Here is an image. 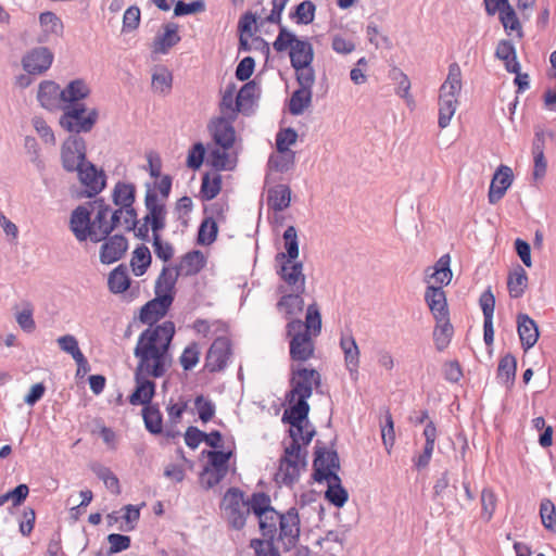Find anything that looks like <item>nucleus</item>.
I'll return each mask as SVG.
<instances>
[{"instance_id":"obj_27","label":"nucleus","mask_w":556,"mask_h":556,"mask_svg":"<svg viewBox=\"0 0 556 556\" xmlns=\"http://www.w3.org/2000/svg\"><path fill=\"white\" fill-rule=\"evenodd\" d=\"M339 345L344 354L345 368L351 377H357L361 352L350 329L341 332Z\"/></svg>"},{"instance_id":"obj_18","label":"nucleus","mask_w":556,"mask_h":556,"mask_svg":"<svg viewBox=\"0 0 556 556\" xmlns=\"http://www.w3.org/2000/svg\"><path fill=\"white\" fill-rule=\"evenodd\" d=\"M235 121L226 116H215L210 121L207 129L214 146L224 149H231L233 147L236 141Z\"/></svg>"},{"instance_id":"obj_35","label":"nucleus","mask_w":556,"mask_h":556,"mask_svg":"<svg viewBox=\"0 0 556 556\" xmlns=\"http://www.w3.org/2000/svg\"><path fill=\"white\" fill-rule=\"evenodd\" d=\"M91 93V89L83 78L70 80L64 89L61 90V100L63 105L71 102L84 101Z\"/></svg>"},{"instance_id":"obj_36","label":"nucleus","mask_w":556,"mask_h":556,"mask_svg":"<svg viewBox=\"0 0 556 556\" xmlns=\"http://www.w3.org/2000/svg\"><path fill=\"white\" fill-rule=\"evenodd\" d=\"M178 24L168 22L163 25V33L154 39V51L166 54L170 48L176 46L181 37L178 34Z\"/></svg>"},{"instance_id":"obj_64","label":"nucleus","mask_w":556,"mask_h":556,"mask_svg":"<svg viewBox=\"0 0 556 556\" xmlns=\"http://www.w3.org/2000/svg\"><path fill=\"white\" fill-rule=\"evenodd\" d=\"M250 547L255 556H280L279 551L274 546V540L252 539Z\"/></svg>"},{"instance_id":"obj_38","label":"nucleus","mask_w":556,"mask_h":556,"mask_svg":"<svg viewBox=\"0 0 556 556\" xmlns=\"http://www.w3.org/2000/svg\"><path fill=\"white\" fill-rule=\"evenodd\" d=\"M39 24L43 30V35L38 38L40 43L46 42L49 35L62 37L64 34L62 20L52 11L41 12L39 14Z\"/></svg>"},{"instance_id":"obj_15","label":"nucleus","mask_w":556,"mask_h":556,"mask_svg":"<svg viewBox=\"0 0 556 556\" xmlns=\"http://www.w3.org/2000/svg\"><path fill=\"white\" fill-rule=\"evenodd\" d=\"M243 490L238 486H231L227 490L220 502V510L227 519L228 525L236 530L243 529Z\"/></svg>"},{"instance_id":"obj_24","label":"nucleus","mask_w":556,"mask_h":556,"mask_svg":"<svg viewBox=\"0 0 556 556\" xmlns=\"http://www.w3.org/2000/svg\"><path fill=\"white\" fill-rule=\"evenodd\" d=\"M219 116H226L236 119L238 114L243 112V86L238 90L235 83H229L222 96L219 102Z\"/></svg>"},{"instance_id":"obj_49","label":"nucleus","mask_w":556,"mask_h":556,"mask_svg":"<svg viewBox=\"0 0 556 556\" xmlns=\"http://www.w3.org/2000/svg\"><path fill=\"white\" fill-rule=\"evenodd\" d=\"M517 371V359L508 353L498 362L497 378L506 386L511 387L515 382Z\"/></svg>"},{"instance_id":"obj_9","label":"nucleus","mask_w":556,"mask_h":556,"mask_svg":"<svg viewBox=\"0 0 556 556\" xmlns=\"http://www.w3.org/2000/svg\"><path fill=\"white\" fill-rule=\"evenodd\" d=\"M300 320H292L286 325V337L289 339V354L294 362H306L315 351L313 337L307 331H301Z\"/></svg>"},{"instance_id":"obj_3","label":"nucleus","mask_w":556,"mask_h":556,"mask_svg":"<svg viewBox=\"0 0 556 556\" xmlns=\"http://www.w3.org/2000/svg\"><path fill=\"white\" fill-rule=\"evenodd\" d=\"M173 301L169 300L168 295L162 296L161 293L156 292L155 298L146 302L140 308L138 314V320L148 325L139 337L148 332V330L154 331L157 334V344H164L167 342L168 353H170L172 343L176 333L175 324L172 320H165L157 324L164 318L169 312Z\"/></svg>"},{"instance_id":"obj_39","label":"nucleus","mask_w":556,"mask_h":556,"mask_svg":"<svg viewBox=\"0 0 556 556\" xmlns=\"http://www.w3.org/2000/svg\"><path fill=\"white\" fill-rule=\"evenodd\" d=\"M285 252H278L275 261H298L299 257V238L294 226H289L282 235Z\"/></svg>"},{"instance_id":"obj_32","label":"nucleus","mask_w":556,"mask_h":556,"mask_svg":"<svg viewBox=\"0 0 556 556\" xmlns=\"http://www.w3.org/2000/svg\"><path fill=\"white\" fill-rule=\"evenodd\" d=\"M517 330L525 351L534 346L539 339V328L532 318L527 314H519L517 316Z\"/></svg>"},{"instance_id":"obj_2","label":"nucleus","mask_w":556,"mask_h":556,"mask_svg":"<svg viewBox=\"0 0 556 556\" xmlns=\"http://www.w3.org/2000/svg\"><path fill=\"white\" fill-rule=\"evenodd\" d=\"M309 404L305 400L295 399L282 414V422L289 424L291 441L285 445L279 462L277 477L285 485H293L300 478L301 469L306 466L305 454H301V442L308 445L315 435V428L308 421Z\"/></svg>"},{"instance_id":"obj_51","label":"nucleus","mask_w":556,"mask_h":556,"mask_svg":"<svg viewBox=\"0 0 556 556\" xmlns=\"http://www.w3.org/2000/svg\"><path fill=\"white\" fill-rule=\"evenodd\" d=\"M208 149L210 143L207 146L202 141L192 143L188 150L186 166L193 172L200 170L204 162H206Z\"/></svg>"},{"instance_id":"obj_59","label":"nucleus","mask_w":556,"mask_h":556,"mask_svg":"<svg viewBox=\"0 0 556 556\" xmlns=\"http://www.w3.org/2000/svg\"><path fill=\"white\" fill-rule=\"evenodd\" d=\"M194 407L199 415V419L206 424L211 421L216 413V406L212 400L203 394H199L194 397Z\"/></svg>"},{"instance_id":"obj_17","label":"nucleus","mask_w":556,"mask_h":556,"mask_svg":"<svg viewBox=\"0 0 556 556\" xmlns=\"http://www.w3.org/2000/svg\"><path fill=\"white\" fill-rule=\"evenodd\" d=\"M313 478L317 482L324 481L330 473H337L340 469V460L337 451L327 450L320 441L315 445V458L313 462Z\"/></svg>"},{"instance_id":"obj_6","label":"nucleus","mask_w":556,"mask_h":556,"mask_svg":"<svg viewBox=\"0 0 556 556\" xmlns=\"http://www.w3.org/2000/svg\"><path fill=\"white\" fill-rule=\"evenodd\" d=\"M289 0H257L252 9L245 12V35H251L252 28L257 30L265 23L281 25V13Z\"/></svg>"},{"instance_id":"obj_13","label":"nucleus","mask_w":556,"mask_h":556,"mask_svg":"<svg viewBox=\"0 0 556 556\" xmlns=\"http://www.w3.org/2000/svg\"><path fill=\"white\" fill-rule=\"evenodd\" d=\"M76 173L79 182L84 186V189L77 191L76 198L93 199L105 189L106 175L91 161L88 160Z\"/></svg>"},{"instance_id":"obj_34","label":"nucleus","mask_w":556,"mask_h":556,"mask_svg":"<svg viewBox=\"0 0 556 556\" xmlns=\"http://www.w3.org/2000/svg\"><path fill=\"white\" fill-rule=\"evenodd\" d=\"M328 489L325 492V498L333 506L341 508L345 505L349 500V493L341 483V478L338 473L328 475L327 479Z\"/></svg>"},{"instance_id":"obj_19","label":"nucleus","mask_w":556,"mask_h":556,"mask_svg":"<svg viewBox=\"0 0 556 556\" xmlns=\"http://www.w3.org/2000/svg\"><path fill=\"white\" fill-rule=\"evenodd\" d=\"M53 52L48 47H35L22 58V66L29 75H41L52 65Z\"/></svg>"},{"instance_id":"obj_11","label":"nucleus","mask_w":556,"mask_h":556,"mask_svg":"<svg viewBox=\"0 0 556 556\" xmlns=\"http://www.w3.org/2000/svg\"><path fill=\"white\" fill-rule=\"evenodd\" d=\"M320 383L321 378L317 370L313 368H292L290 379L291 390L288 392L286 399L289 403H293L295 399L307 401L313 393V387H319Z\"/></svg>"},{"instance_id":"obj_50","label":"nucleus","mask_w":556,"mask_h":556,"mask_svg":"<svg viewBox=\"0 0 556 556\" xmlns=\"http://www.w3.org/2000/svg\"><path fill=\"white\" fill-rule=\"evenodd\" d=\"M90 469L91 471L100 479L103 481V483L105 484V486L115 495H119L121 494V484H119V480L118 478L116 477L115 473H113V471L109 468V467H105L104 465L98 463V462H94V463H91L90 464Z\"/></svg>"},{"instance_id":"obj_47","label":"nucleus","mask_w":556,"mask_h":556,"mask_svg":"<svg viewBox=\"0 0 556 556\" xmlns=\"http://www.w3.org/2000/svg\"><path fill=\"white\" fill-rule=\"evenodd\" d=\"M454 334V327L450 318L443 320H435L433 329V341L435 349L439 352L444 351L451 343Z\"/></svg>"},{"instance_id":"obj_40","label":"nucleus","mask_w":556,"mask_h":556,"mask_svg":"<svg viewBox=\"0 0 556 556\" xmlns=\"http://www.w3.org/2000/svg\"><path fill=\"white\" fill-rule=\"evenodd\" d=\"M346 532V530H329L325 536L318 539L317 544L320 545L326 553L332 556H338L343 553Z\"/></svg>"},{"instance_id":"obj_5","label":"nucleus","mask_w":556,"mask_h":556,"mask_svg":"<svg viewBox=\"0 0 556 556\" xmlns=\"http://www.w3.org/2000/svg\"><path fill=\"white\" fill-rule=\"evenodd\" d=\"M277 52H283L289 49L291 66L303 67L312 64L314 60V49L312 43L305 39H299L292 31L285 26H280L279 34L273 43Z\"/></svg>"},{"instance_id":"obj_52","label":"nucleus","mask_w":556,"mask_h":556,"mask_svg":"<svg viewBox=\"0 0 556 556\" xmlns=\"http://www.w3.org/2000/svg\"><path fill=\"white\" fill-rule=\"evenodd\" d=\"M528 285L526 270L518 265L517 268L508 275L507 288L509 295L514 299L521 298Z\"/></svg>"},{"instance_id":"obj_53","label":"nucleus","mask_w":556,"mask_h":556,"mask_svg":"<svg viewBox=\"0 0 556 556\" xmlns=\"http://www.w3.org/2000/svg\"><path fill=\"white\" fill-rule=\"evenodd\" d=\"M432 269L433 271L430 277L439 285L438 287L443 288V286H447L451 282L453 273L451 270V257L448 254L442 255Z\"/></svg>"},{"instance_id":"obj_54","label":"nucleus","mask_w":556,"mask_h":556,"mask_svg":"<svg viewBox=\"0 0 556 556\" xmlns=\"http://www.w3.org/2000/svg\"><path fill=\"white\" fill-rule=\"evenodd\" d=\"M186 271L185 276H194L199 274L206 265V257L200 250H191L187 252L181 260Z\"/></svg>"},{"instance_id":"obj_62","label":"nucleus","mask_w":556,"mask_h":556,"mask_svg":"<svg viewBox=\"0 0 556 556\" xmlns=\"http://www.w3.org/2000/svg\"><path fill=\"white\" fill-rule=\"evenodd\" d=\"M540 517L545 529L556 530V507L549 498H543L540 504Z\"/></svg>"},{"instance_id":"obj_7","label":"nucleus","mask_w":556,"mask_h":556,"mask_svg":"<svg viewBox=\"0 0 556 556\" xmlns=\"http://www.w3.org/2000/svg\"><path fill=\"white\" fill-rule=\"evenodd\" d=\"M173 187V177L165 174L160 181L147 182L144 194V206L147 214L143 220H149L154 217L166 216L167 208L163 200H166Z\"/></svg>"},{"instance_id":"obj_28","label":"nucleus","mask_w":556,"mask_h":556,"mask_svg":"<svg viewBox=\"0 0 556 556\" xmlns=\"http://www.w3.org/2000/svg\"><path fill=\"white\" fill-rule=\"evenodd\" d=\"M425 302L429 307L434 320L450 318L446 294L443 288L428 286L425 291Z\"/></svg>"},{"instance_id":"obj_44","label":"nucleus","mask_w":556,"mask_h":556,"mask_svg":"<svg viewBox=\"0 0 556 556\" xmlns=\"http://www.w3.org/2000/svg\"><path fill=\"white\" fill-rule=\"evenodd\" d=\"M137 189L135 184L126 181H117L112 190V201L114 205L127 207L135 204Z\"/></svg>"},{"instance_id":"obj_45","label":"nucleus","mask_w":556,"mask_h":556,"mask_svg":"<svg viewBox=\"0 0 556 556\" xmlns=\"http://www.w3.org/2000/svg\"><path fill=\"white\" fill-rule=\"evenodd\" d=\"M245 515L253 514L255 518L271 514L275 509L271 506L270 496L265 492L253 493L249 500H245Z\"/></svg>"},{"instance_id":"obj_60","label":"nucleus","mask_w":556,"mask_h":556,"mask_svg":"<svg viewBox=\"0 0 556 556\" xmlns=\"http://www.w3.org/2000/svg\"><path fill=\"white\" fill-rule=\"evenodd\" d=\"M206 9L204 0H193L186 2L184 0H175L174 16L194 15L204 12Z\"/></svg>"},{"instance_id":"obj_23","label":"nucleus","mask_w":556,"mask_h":556,"mask_svg":"<svg viewBox=\"0 0 556 556\" xmlns=\"http://www.w3.org/2000/svg\"><path fill=\"white\" fill-rule=\"evenodd\" d=\"M295 166V152L294 151H282L278 150L271 153L267 161V173L265 177V184L271 185L277 182L278 178L276 174H286L293 170Z\"/></svg>"},{"instance_id":"obj_42","label":"nucleus","mask_w":556,"mask_h":556,"mask_svg":"<svg viewBox=\"0 0 556 556\" xmlns=\"http://www.w3.org/2000/svg\"><path fill=\"white\" fill-rule=\"evenodd\" d=\"M152 264V254L144 243L138 244L132 251L130 268L136 277L143 276Z\"/></svg>"},{"instance_id":"obj_14","label":"nucleus","mask_w":556,"mask_h":556,"mask_svg":"<svg viewBox=\"0 0 556 556\" xmlns=\"http://www.w3.org/2000/svg\"><path fill=\"white\" fill-rule=\"evenodd\" d=\"M60 157L65 172H77L88 161L85 139L81 136H68L61 146Z\"/></svg>"},{"instance_id":"obj_10","label":"nucleus","mask_w":556,"mask_h":556,"mask_svg":"<svg viewBox=\"0 0 556 556\" xmlns=\"http://www.w3.org/2000/svg\"><path fill=\"white\" fill-rule=\"evenodd\" d=\"M211 456V460L206 462L199 475V482L204 490L214 488L227 476L232 452L230 450L212 451Z\"/></svg>"},{"instance_id":"obj_20","label":"nucleus","mask_w":556,"mask_h":556,"mask_svg":"<svg viewBox=\"0 0 556 556\" xmlns=\"http://www.w3.org/2000/svg\"><path fill=\"white\" fill-rule=\"evenodd\" d=\"M231 354V342L227 337H217L208 348L204 368L210 372L223 370Z\"/></svg>"},{"instance_id":"obj_63","label":"nucleus","mask_w":556,"mask_h":556,"mask_svg":"<svg viewBox=\"0 0 556 556\" xmlns=\"http://www.w3.org/2000/svg\"><path fill=\"white\" fill-rule=\"evenodd\" d=\"M200 361V350L197 342L187 345L180 357L179 363L185 371L192 370Z\"/></svg>"},{"instance_id":"obj_56","label":"nucleus","mask_w":556,"mask_h":556,"mask_svg":"<svg viewBox=\"0 0 556 556\" xmlns=\"http://www.w3.org/2000/svg\"><path fill=\"white\" fill-rule=\"evenodd\" d=\"M312 90L305 88L296 89L291 98L289 103V111L292 115H300L304 112V110L309 106L312 102Z\"/></svg>"},{"instance_id":"obj_43","label":"nucleus","mask_w":556,"mask_h":556,"mask_svg":"<svg viewBox=\"0 0 556 556\" xmlns=\"http://www.w3.org/2000/svg\"><path fill=\"white\" fill-rule=\"evenodd\" d=\"M223 178L218 173L205 172L201 178L200 198L204 202L214 200L222 191Z\"/></svg>"},{"instance_id":"obj_41","label":"nucleus","mask_w":556,"mask_h":556,"mask_svg":"<svg viewBox=\"0 0 556 556\" xmlns=\"http://www.w3.org/2000/svg\"><path fill=\"white\" fill-rule=\"evenodd\" d=\"M141 416L146 430L152 435H161L164 432L163 415L159 404L142 407Z\"/></svg>"},{"instance_id":"obj_46","label":"nucleus","mask_w":556,"mask_h":556,"mask_svg":"<svg viewBox=\"0 0 556 556\" xmlns=\"http://www.w3.org/2000/svg\"><path fill=\"white\" fill-rule=\"evenodd\" d=\"M218 237V224L212 216H204L201 220L195 242L198 245L207 247L216 241Z\"/></svg>"},{"instance_id":"obj_57","label":"nucleus","mask_w":556,"mask_h":556,"mask_svg":"<svg viewBox=\"0 0 556 556\" xmlns=\"http://www.w3.org/2000/svg\"><path fill=\"white\" fill-rule=\"evenodd\" d=\"M500 21L505 29V31L510 35L516 31L519 38H522L523 31L519 18L511 5L506 7V9L501 10L498 12Z\"/></svg>"},{"instance_id":"obj_31","label":"nucleus","mask_w":556,"mask_h":556,"mask_svg":"<svg viewBox=\"0 0 556 556\" xmlns=\"http://www.w3.org/2000/svg\"><path fill=\"white\" fill-rule=\"evenodd\" d=\"M37 99L40 105L49 111L61 108V89L53 80H42L39 84Z\"/></svg>"},{"instance_id":"obj_61","label":"nucleus","mask_w":556,"mask_h":556,"mask_svg":"<svg viewBox=\"0 0 556 556\" xmlns=\"http://www.w3.org/2000/svg\"><path fill=\"white\" fill-rule=\"evenodd\" d=\"M93 201L88 202V206H90L91 212L93 208H97V213L94 219L96 228H98L99 233H101L102 228L106 224L108 214L112 211L111 206L105 202L104 198H93Z\"/></svg>"},{"instance_id":"obj_29","label":"nucleus","mask_w":556,"mask_h":556,"mask_svg":"<svg viewBox=\"0 0 556 556\" xmlns=\"http://www.w3.org/2000/svg\"><path fill=\"white\" fill-rule=\"evenodd\" d=\"M181 265H177L174 268L164 266L155 280L154 293L159 292L162 296L168 295L170 301H175L176 295V282L180 276Z\"/></svg>"},{"instance_id":"obj_12","label":"nucleus","mask_w":556,"mask_h":556,"mask_svg":"<svg viewBox=\"0 0 556 556\" xmlns=\"http://www.w3.org/2000/svg\"><path fill=\"white\" fill-rule=\"evenodd\" d=\"M91 208L88 202L78 205L72 211L70 217V229L79 242L89 239L92 243L102 241L103 237H98L96 223L91 220Z\"/></svg>"},{"instance_id":"obj_48","label":"nucleus","mask_w":556,"mask_h":556,"mask_svg":"<svg viewBox=\"0 0 556 556\" xmlns=\"http://www.w3.org/2000/svg\"><path fill=\"white\" fill-rule=\"evenodd\" d=\"M301 331H307L311 336L317 337L321 330V315L316 302L306 307L305 321L300 319Z\"/></svg>"},{"instance_id":"obj_55","label":"nucleus","mask_w":556,"mask_h":556,"mask_svg":"<svg viewBox=\"0 0 556 556\" xmlns=\"http://www.w3.org/2000/svg\"><path fill=\"white\" fill-rule=\"evenodd\" d=\"M316 5L311 0H304L298 4L293 12H290L289 17L296 24L307 25L315 18Z\"/></svg>"},{"instance_id":"obj_30","label":"nucleus","mask_w":556,"mask_h":556,"mask_svg":"<svg viewBox=\"0 0 556 556\" xmlns=\"http://www.w3.org/2000/svg\"><path fill=\"white\" fill-rule=\"evenodd\" d=\"M266 185L267 188V206L275 212H281L290 206L291 189L288 185L276 184Z\"/></svg>"},{"instance_id":"obj_26","label":"nucleus","mask_w":556,"mask_h":556,"mask_svg":"<svg viewBox=\"0 0 556 556\" xmlns=\"http://www.w3.org/2000/svg\"><path fill=\"white\" fill-rule=\"evenodd\" d=\"M280 294L279 300L276 303L277 311L282 317L289 321L300 320L298 316L304 309L303 294L305 292H277Z\"/></svg>"},{"instance_id":"obj_33","label":"nucleus","mask_w":556,"mask_h":556,"mask_svg":"<svg viewBox=\"0 0 556 556\" xmlns=\"http://www.w3.org/2000/svg\"><path fill=\"white\" fill-rule=\"evenodd\" d=\"M131 278L126 264H119L108 276V288L113 294H124L131 286Z\"/></svg>"},{"instance_id":"obj_58","label":"nucleus","mask_w":556,"mask_h":556,"mask_svg":"<svg viewBox=\"0 0 556 556\" xmlns=\"http://www.w3.org/2000/svg\"><path fill=\"white\" fill-rule=\"evenodd\" d=\"M263 539L274 540L278 529L277 522L279 519V513L276 509L271 510V514L262 515V517L255 518Z\"/></svg>"},{"instance_id":"obj_22","label":"nucleus","mask_w":556,"mask_h":556,"mask_svg":"<svg viewBox=\"0 0 556 556\" xmlns=\"http://www.w3.org/2000/svg\"><path fill=\"white\" fill-rule=\"evenodd\" d=\"M99 258L103 265L118 262L128 250V239L123 233L109 235L102 239Z\"/></svg>"},{"instance_id":"obj_25","label":"nucleus","mask_w":556,"mask_h":556,"mask_svg":"<svg viewBox=\"0 0 556 556\" xmlns=\"http://www.w3.org/2000/svg\"><path fill=\"white\" fill-rule=\"evenodd\" d=\"M514 181L513 169L507 165H500L490 184L488 192V201L490 204H496L501 201L506 191L510 188Z\"/></svg>"},{"instance_id":"obj_37","label":"nucleus","mask_w":556,"mask_h":556,"mask_svg":"<svg viewBox=\"0 0 556 556\" xmlns=\"http://www.w3.org/2000/svg\"><path fill=\"white\" fill-rule=\"evenodd\" d=\"M230 149H224L219 148L217 146H214L213 148L210 147L206 164L215 172H224V170H231L233 169L236 165V161L230 159L229 155Z\"/></svg>"},{"instance_id":"obj_4","label":"nucleus","mask_w":556,"mask_h":556,"mask_svg":"<svg viewBox=\"0 0 556 556\" xmlns=\"http://www.w3.org/2000/svg\"><path fill=\"white\" fill-rule=\"evenodd\" d=\"M460 90L462 71L457 63H452L448 66L447 77L440 87L438 125L441 129L450 125L458 105Z\"/></svg>"},{"instance_id":"obj_16","label":"nucleus","mask_w":556,"mask_h":556,"mask_svg":"<svg viewBox=\"0 0 556 556\" xmlns=\"http://www.w3.org/2000/svg\"><path fill=\"white\" fill-rule=\"evenodd\" d=\"M62 111L59 123L65 131L71 134L70 136H80L81 132L91 131L99 118V111L96 108L90 109L87 115Z\"/></svg>"},{"instance_id":"obj_8","label":"nucleus","mask_w":556,"mask_h":556,"mask_svg":"<svg viewBox=\"0 0 556 556\" xmlns=\"http://www.w3.org/2000/svg\"><path fill=\"white\" fill-rule=\"evenodd\" d=\"M276 274L279 278L277 292H305L306 276L304 265L300 261H275Z\"/></svg>"},{"instance_id":"obj_1","label":"nucleus","mask_w":556,"mask_h":556,"mask_svg":"<svg viewBox=\"0 0 556 556\" xmlns=\"http://www.w3.org/2000/svg\"><path fill=\"white\" fill-rule=\"evenodd\" d=\"M157 334L152 330L138 338L134 355L138 359L135 372V388L127 396L130 405L147 407L154 404L156 382L172 367L173 356L168 353L167 342L157 344Z\"/></svg>"},{"instance_id":"obj_21","label":"nucleus","mask_w":556,"mask_h":556,"mask_svg":"<svg viewBox=\"0 0 556 556\" xmlns=\"http://www.w3.org/2000/svg\"><path fill=\"white\" fill-rule=\"evenodd\" d=\"M279 540L286 548L296 545L300 538V516L295 507H290L285 514H279Z\"/></svg>"}]
</instances>
